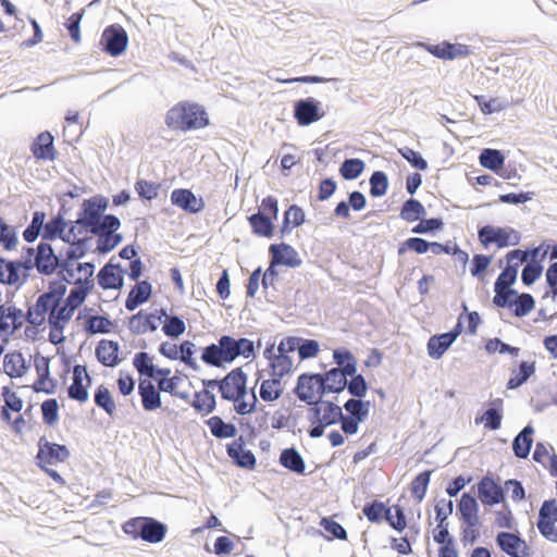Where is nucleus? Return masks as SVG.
<instances>
[{"label": "nucleus", "instance_id": "f257e3e1", "mask_svg": "<svg viewBox=\"0 0 557 557\" xmlns=\"http://www.w3.org/2000/svg\"><path fill=\"white\" fill-rule=\"evenodd\" d=\"M164 123L171 131L187 133L209 126L210 117L202 104L182 100L166 111Z\"/></svg>", "mask_w": 557, "mask_h": 557}, {"label": "nucleus", "instance_id": "f03ea898", "mask_svg": "<svg viewBox=\"0 0 557 557\" xmlns=\"http://www.w3.org/2000/svg\"><path fill=\"white\" fill-rule=\"evenodd\" d=\"M109 205V198L101 194L83 199L78 210L79 223L86 227L89 235L99 234L117 218L115 214L106 213Z\"/></svg>", "mask_w": 557, "mask_h": 557}, {"label": "nucleus", "instance_id": "7ed1b4c3", "mask_svg": "<svg viewBox=\"0 0 557 557\" xmlns=\"http://www.w3.org/2000/svg\"><path fill=\"white\" fill-rule=\"evenodd\" d=\"M123 532L135 541L161 543L169 531L168 524L147 516L132 517L122 524Z\"/></svg>", "mask_w": 557, "mask_h": 557}, {"label": "nucleus", "instance_id": "20e7f679", "mask_svg": "<svg viewBox=\"0 0 557 557\" xmlns=\"http://www.w3.org/2000/svg\"><path fill=\"white\" fill-rule=\"evenodd\" d=\"M478 239L484 249L495 245L498 249L520 244L521 234L511 226L484 224L478 226Z\"/></svg>", "mask_w": 557, "mask_h": 557}, {"label": "nucleus", "instance_id": "39448f33", "mask_svg": "<svg viewBox=\"0 0 557 557\" xmlns=\"http://www.w3.org/2000/svg\"><path fill=\"white\" fill-rule=\"evenodd\" d=\"M295 396L306 404L304 396L310 395L313 401L324 399L329 394H336L335 389L324 381L323 375L319 372H304L297 377L296 385L293 389Z\"/></svg>", "mask_w": 557, "mask_h": 557}, {"label": "nucleus", "instance_id": "423d86ee", "mask_svg": "<svg viewBox=\"0 0 557 557\" xmlns=\"http://www.w3.org/2000/svg\"><path fill=\"white\" fill-rule=\"evenodd\" d=\"M484 507H493L506 500V488L500 484V478H494L488 472L483 475L470 490Z\"/></svg>", "mask_w": 557, "mask_h": 557}, {"label": "nucleus", "instance_id": "0eeeda50", "mask_svg": "<svg viewBox=\"0 0 557 557\" xmlns=\"http://www.w3.org/2000/svg\"><path fill=\"white\" fill-rule=\"evenodd\" d=\"M128 42L129 38L125 28L114 23L102 30L99 46L106 54L117 58L126 52Z\"/></svg>", "mask_w": 557, "mask_h": 557}, {"label": "nucleus", "instance_id": "6e6552de", "mask_svg": "<svg viewBox=\"0 0 557 557\" xmlns=\"http://www.w3.org/2000/svg\"><path fill=\"white\" fill-rule=\"evenodd\" d=\"M88 295V289L79 292L70 289L69 295L62 300L63 306L59 310L52 311L49 315V324L55 325V329H60V326L65 327L75 311L83 306Z\"/></svg>", "mask_w": 557, "mask_h": 557}, {"label": "nucleus", "instance_id": "1a4fd4ad", "mask_svg": "<svg viewBox=\"0 0 557 557\" xmlns=\"http://www.w3.org/2000/svg\"><path fill=\"white\" fill-rule=\"evenodd\" d=\"M325 116L322 102L313 97L300 98L293 102V117L298 126H310Z\"/></svg>", "mask_w": 557, "mask_h": 557}, {"label": "nucleus", "instance_id": "9d476101", "mask_svg": "<svg viewBox=\"0 0 557 557\" xmlns=\"http://www.w3.org/2000/svg\"><path fill=\"white\" fill-rule=\"evenodd\" d=\"M417 47L422 48L433 57L444 61H453L473 53L470 46L459 42H450L449 40H443L438 44L419 41Z\"/></svg>", "mask_w": 557, "mask_h": 557}, {"label": "nucleus", "instance_id": "9b49d317", "mask_svg": "<svg viewBox=\"0 0 557 557\" xmlns=\"http://www.w3.org/2000/svg\"><path fill=\"white\" fill-rule=\"evenodd\" d=\"M37 454L35 465L53 466L65 462L70 456V449L64 444L50 442L46 436H41L37 443Z\"/></svg>", "mask_w": 557, "mask_h": 557}, {"label": "nucleus", "instance_id": "f8f14e48", "mask_svg": "<svg viewBox=\"0 0 557 557\" xmlns=\"http://www.w3.org/2000/svg\"><path fill=\"white\" fill-rule=\"evenodd\" d=\"M222 343L224 344L227 364L233 363L238 357L255 358L261 345V341L257 346L253 341L247 337L236 338L232 335H222Z\"/></svg>", "mask_w": 557, "mask_h": 557}, {"label": "nucleus", "instance_id": "ddd939ff", "mask_svg": "<svg viewBox=\"0 0 557 557\" xmlns=\"http://www.w3.org/2000/svg\"><path fill=\"white\" fill-rule=\"evenodd\" d=\"M154 356L146 351L136 352L133 357V367L136 369L139 377L147 379L154 384L166 379L168 373H171L170 368H161L153 363Z\"/></svg>", "mask_w": 557, "mask_h": 557}, {"label": "nucleus", "instance_id": "4468645a", "mask_svg": "<svg viewBox=\"0 0 557 557\" xmlns=\"http://www.w3.org/2000/svg\"><path fill=\"white\" fill-rule=\"evenodd\" d=\"M498 548L510 557H528L530 547L519 531H499L495 537Z\"/></svg>", "mask_w": 557, "mask_h": 557}, {"label": "nucleus", "instance_id": "2eb2a0df", "mask_svg": "<svg viewBox=\"0 0 557 557\" xmlns=\"http://www.w3.org/2000/svg\"><path fill=\"white\" fill-rule=\"evenodd\" d=\"M37 272L40 275L50 276L59 270V262L63 256L62 250L55 253L52 245L48 242H39L36 246Z\"/></svg>", "mask_w": 557, "mask_h": 557}, {"label": "nucleus", "instance_id": "dca6fc26", "mask_svg": "<svg viewBox=\"0 0 557 557\" xmlns=\"http://www.w3.org/2000/svg\"><path fill=\"white\" fill-rule=\"evenodd\" d=\"M456 508V515L462 524H467L469 527L481 525L479 517V499L472 492H463L457 502Z\"/></svg>", "mask_w": 557, "mask_h": 557}, {"label": "nucleus", "instance_id": "f3484780", "mask_svg": "<svg viewBox=\"0 0 557 557\" xmlns=\"http://www.w3.org/2000/svg\"><path fill=\"white\" fill-rule=\"evenodd\" d=\"M137 393L145 411L151 412L162 408V393H164V389L160 384H154L147 379H138Z\"/></svg>", "mask_w": 557, "mask_h": 557}, {"label": "nucleus", "instance_id": "a211bd4d", "mask_svg": "<svg viewBox=\"0 0 557 557\" xmlns=\"http://www.w3.org/2000/svg\"><path fill=\"white\" fill-rule=\"evenodd\" d=\"M121 224V220L117 216L113 223L104 226L103 231H100L99 234H92V236H97L96 251L99 255H108L123 242V234L117 232Z\"/></svg>", "mask_w": 557, "mask_h": 557}, {"label": "nucleus", "instance_id": "6ab92c4d", "mask_svg": "<svg viewBox=\"0 0 557 557\" xmlns=\"http://www.w3.org/2000/svg\"><path fill=\"white\" fill-rule=\"evenodd\" d=\"M269 260L276 267L283 265L295 269L301 265L302 260L297 250L287 243H273L269 246Z\"/></svg>", "mask_w": 557, "mask_h": 557}, {"label": "nucleus", "instance_id": "aec40b11", "mask_svg": "<svg viewBox=\"0 0 557 557\" xmlns=\"http://www.w3.org/2000/svg\"><path fill=\"white\" fill-rule=\"evenodd\" d=\"M170 199L173 206L188 214H198L206 207L203 198L201 196L197 197L189 188L173 189Z\"/></svg>", "mask_w": 557, "mask_h": 557}, {"label": "nucleus", "instance_id": "412c9836", "mask_svg": "<svg viewBox=\"0 0 557 557\" xmlns=\"http://www.w3.org/2000/svg\"><path fill=\"white\" fill-rule=\"evenodd\" d=\"M125 273L126 269H124L121 263H113L112 260H110L99 270L97 274V283L104 290H120L124 286Z\"/></svg>", "mask_w": 557, "mask_h": 557}, {"label": "nucleus", "instance_id": "4be33fe9", "mask_svg": "<svg viewBox=\"0 0 557 557\" xmlns=\"http://www.w3.org/2000/svg\"><path fill=\"white\" fill-rule=\"evenodd\" d=\"M248 375L242 367L232 369L221 379L220 396L223 400L230 401L227 395H239L247 388Z\"/></svg>", "mask_w": 557, "mask_h": 557}, {"label": "nucleus", "instance_id": "5701e85b", "mask_svg": "<svg viewBox=\"0 0 557 557\" xmlns=\"http://www.w3.org/2000/svg\"><path fill=\"white\" fill-rule=\"evenodd\" d=\"M308 408L318 409L320 420H322L329 426L335 425L344 419L343 407L338 406L333 400L320 399L317 401L312 400L311 394L304 396Z\"/></svg>", "mask_w": 557, "mask_h": 557}, {"label": "nucleus", "instance_id": "b1692460", "mask_svg": "<svg viewBox=\"0 0 557 557\" xmlns=\"http://www.w3.org/2000/svg\"><path fill=\"white\" fill-rule=\"evenodd\" d=\"M29 149L37 160L53 161L58 158L54 137L49 131L39 133L30 144Z\"/></svg>", "mask_w": 557, "mask_h": 557}, {"label": "nucleus", "instance_id": "393cba45", "mask_svg": "<svg viewBox=\"0 0 557 557\" xmlns=\"http://www.w3.org/2000/svg\"><path fill=\"white\" fill-rule=\"evenodd\" d=\"M120 344L112 339H101L95 348V356L99 363L108 368H115L122 362L119 357Z\"/></svg>", "mask_w": 557, "mask_h": 557}, {"label": "nucleus", "instance_id": "a878e982", "mask_svg": "<svg viewBox=\"0 0 557 557\" xmlns=\"http://www.w3.org/2000/svg\"><path fill=\"white\" fill-rule=\"evenodd\" d=\"M246 219L252 235L267 239H272L276 235V221L270 216H267L261 212H253L250 215H247Z\"/></svg>", "mask_w": 557, "mask_h": 557}, {"label": "nucleus", "instance_id": "bb28decb", "mask_svg": "<svg viewBox=\"0 0 557 557\" xmlns=\"http://www.w3.org/2000/svg\"><path fill=\"white\" fill-rule=\"evenodd\" d=\"M152 293L153 287L148 278L138 281L137 284L131 288L125 299V308L128 311H135L138 307L149 301Z\"/></svg>", "mask_w": 557, "mask_h": 557}, {"label": "nucleus", "instance_id": "cd10ccee", "mask_svg": "<svg viewBox=\"0 0 557 557\" xmlns=\"http://www.w3.org/2000/svg\"><path fill=\"white\" fill-rule=\"evenodd\" d=\"M30 366L20 350L9 351L3 357V372L11 379L24 376Z\"/></svg>", "mask_w": 557, "mask_h": 557}, {"label": "nucleus", "instance_id": "c85d7f7f", "mask_svg": "<svg viewBox=\"0 0 557 557\" xmlns=\"http://www.w3.org/2000/svg\"><path fill=\"white\" fill-rule=\"evenodd\" d=\"M278 463L297 475L306 474V461L295 446L286 447L281 450Z\"/></svg>", "mask_w": 557, "mask_h": 557}, {"label": "nucleus", "instance_id": "c756f323", "mask_svg": "<svg viewBox=\"0 0 557 557\" xmlns=\"http://www.w3.org/2000/svg\"><path fill=\"white\" fill-rule=\"evenodd\" d=\"M536 362L521 360L517 367L511 370V374L506 383L507 389H517L528 382L535 374Z\"/></svg>", "mask_w": 557, "mask_h": 557}, {"label": "nucleus", "instance_id": "7c9ffc66", "mask_svg": "<svg viewBox=\"0 0 557 557\" xmlns=\"http://www.w3.org/2000/svg\"><path fill=\"white\" fill-rule=\"evenodd\" d=\"M534 428L528 423L512 440L513 455L519 459H527L534 442Z\"/></svg>", "mask_w": 557, "mask_h": 557}, {"label": "nucleus", "instance_id": "2f4dec72", "mask_svg": "<svg viewBox=\"0 0 557 557\" xmlns=\"http://www.w3.org/2000/svg\"><path fill=\"white\" fill-rule=\"evenodd\" d=\"M200 359L209 367L225 369L227 364L224 351V344L222 343V335L219 337L218 343H211L201 348Z\"/></svg>", "mask_w": 557, "mask_h": 557}, {"label": "nucleus", "instance_id": "473e14b6", "mask_svg": "<svg viewBox=\"0 0 557 557\" xmlns=\"http://www.w3.org/2000/svg\"><path fill=\"white\" fill-rule=\"evenodd\" d=\"M504 400L502 398H493L485 404L483 419L485 420V429L490 431L499 430L504 418Z\"/></svg>", "mask_w": 557, "mask_h": 557}, {"label": "nucleus", "instance_id": "72a5a7b5", "mask_svg": "<svg viewBox=\"0 0 557 557\" xmlns=\"http://www.w3.org/2000/svg\"><path fill=\"white\" fill-rule=\"evenodd\" d=\"M507 154L504 150L495 148H483L479 154V164L494 173H497L504 165Z\"/></svg>", "mask_w": 557, "mask_h": 557}, {"label": "nucleus", "instance_id": "f704fd0d", "mask_svg": "<svg viewBox=\"0 0 557 557\" xmlns=\"http://www.w3.org/2000/svg\"><path fill=\"white\" fill-rule=\"evenodd\" d=\"M454 511V502L450 498H441L434 505L436 528L432 533L449 532L448 517Z\"/></svg>", "mask_w": 557, "mask_h": 557}, {"label": "nucleus", "instance_id": "c9c22d12", "mask_svg": "<svg viewBox=\"0 0 557 557\" xmlns=\"http://www.w3.org/2000/svg\"><path fill=\"white\" fill-rule=\"evenodd\" d=\"M117 326L116 321H112L108 313L104 314H96L91 317L90 320H87L83 324V330L88 335L95 334H109L115 331Z\"/></svg>", "mask_w": 557, "mask_h": 557}, {"label": "nucleus", "instance_id": "e433bc0d", "mask_svg": "<svg viewBox=\"0 0 557 557\" xmlns=\"http://www.w3.org/2000/svg\"><path fill=\"white\" fill-rule=\"evenodd\" d=\"M211 435L218 440L234 438L238 430L232 422H225L220 416H212L205 421Z\"/></svg>", "mask_w": 557, "mask_h": 557}, {"label": "nucleus", "instance_id": "4c0bfd02", "mask_svg": "<svg viewBox=\"0 0 557 557\" xmlns=\"http://www.w3.org/2000/svg\"><path fill=\"white\" fill-rule=\"evenodd\" d=\"M498 301H500V299H498ZM502 305H504L506 309H510L512 315L516 318H523L534 310L535 299L531 294L522 293L515 302L508 299H502Z\"/></svg>", "mask_w": 557, "mask_h": 557}, {"label": "nucleus", "instance_id": "58836bf2", "mask_svg": "<svg viewBox=\"0 0 557 557\" xmlns=\"http://www.w3.org/2000/svg\"><path fill=\"white\" fill-rule=\"evenodd\" d=\"M334 368L345 372L348 375H354L358 370V361L354 354L346 347H337L333 350Z\"/></svg>", "mask_w": 557, "mask_h": 557}, {"label": "nucleus", "instance_id": "ea45409f", "mask_svg": "<svg viewBox=\"0 0 557 557\" xmlns=\"http://www.w3.org/2000/svg\"><path fill=\"white\" fill-rule=\"evenodd\" d=\"M190 406L197 413H200L201 416H208L212 413L216 408V397L209 389L195 392Z\"/></svg>", "mask_w": 557, "mask_h": 557}, {"label": "nucleus", "instance_id": "a19ab883", "mask_svg": "<svg viewBox=\"0 0 557 557\" xmlns=\"http://www.w3.org/2000/svg\"><path fill=\"white\" fill-rule=\"evenodd\" d=\"M424 216H426V210L419 199L410 197L401 203L399 212V218L401 220L408 223H413Z\"/></svg>", "mask_w": 557, "mask_h": 557}, {"label": "nucleus", "instance_id": "79ce46f5", "mask_svg": "<svg viewBox=\"0 0 557 557\" xmlns=\"http://www.w3.org/2000/svg\"><path fill=\"white\" fill-rule=\"evenodd\" d=\"M389 509L385 503L374 499L367 502L362 507V513L371 523H382L383 521L387 522V518L389 516Z\"/></svg>", "mask_w": 557, "mask_h": 557}, {"label": "nucleus", "instance_id": "37998d69", "mask_svg": "<svg viewBox=\"0 0 557 557\" xmlns=\"http://www.w3.org/2000/svg\"><path fill=\"white\" fill-rule=\"evenodd\" d=\"M453 342L444 333H437L428 339L426 351L431 359L438 360L453 346Z\"/></svg>", "mask_w": 557, "mask_h": 557}, {"label": "nucleus", "instance_id": "c03bdc74", "mask_svg": "<svg viewBox=\"0 0 557 557\" xmlns=\"http://www.w3.org/2000/svg\"><path fill=\"white\" fill-rule=\"evenodd\" d=\"M371 403L366 399L349 398L345 401L343 409L346 411L345 417H351L361 422L366 421L370 413Z\"/></svg>", "mask_w": 557, "mask_h": 557}, {"label": "nucleus", "instance_id": "a18cd8bd", "mask_svg": "<svg viewBox=\"0 0 557 557\" xmlns=\"http://www.w3.org/2000/svg\"><path fill=\"white\" fill-rule=\"evenodd\" d=\"M94 401L95 405L102 409L109 417H114L116 404L111 391L104 384H100L96 387L94 392Z\"/></svg>", "mask_w": 557, "mask_h": 557}, {"label": "nucleus", "instance_id": "49530a36", "mask_svg": "<svg viewBox=\"0 0 557 557\" xmlns=\"http://www.w3.org/2000/svg\"><path fill=\"white\" fill-rule=\"evenodd\" d=\"M473 99L484 115L500 112L506 110L509 106V101L507 99L499 97L487 98L484 95H475L473 96Z\"/></svg>", "mask_w": 557, "mask_h": 557}, {"label": "nucleus", "instance_id": "de8ad7c7", "mask_svg": "<svg viewBox=\"0 0 557 557\" xmlns=\"http://www.w3.org/2000/svg\"><path fill=\"white\" fill-rule=\"evenodd\" d=\"M134 189L138 195V198L146 203L151 202L159 197L161 184L145 178H137L134 184Z\"/></svg>", "mask_w": 557, "mask_h": 557}, {"label": "nucleus", "instance_id": "09e8293b", "mask_svg": "<svg viewBox=\"0 0 557 557\" xmlns=\"http://www.w3.org/2000/svg\"><path fill=\"white\" fill-rule=\"evenodd\" d=\"M433 540L438 546V557H459L456 539L450 532L432 533Z\"/></svg>", "mask_w": 557, "mask_h": 557}, {"label": "nucleus", "instance_id": "8fccbe9b", "mask_svg": "<svg viewBox=\"0 0 557 557\" xmlns=\"http://www.w3.org/2000/svg\"><path fill=\"white\" fill-rule=\"evenodd\" d=\"M433 472L434 470L432 469L423 470L412 479L410 483V492L418 503H421L424 499Z\"/></svg>", "mask_w": 557, "mask_h": 557}, {"label": "nucleus", "instance_id": "3c124183", "mask_svg": "<svg viewBox=\"0 0 557 557\" xmlns=\"http://www.w3.org/2000/svg\"><path fill=\"white\" fill-rule=\"evenodd\" d=\"M408 251L416 252L418 255L426 253L432 251V242L426 240L422 237H409L404 242L399 243L397 247V253L404 256Z\"/></svg>", "mask_w": 557, "mask_h": 557}, {"label": "nucleus", "instance_id": "603ef678", "mask_svg": "<svg viewBox=\"0 0 557 557\" xmlns=\"http://www.w3.org/2000/svg\"><path fill=\"white\" fill-rule=\"evenodd\" d=\"M366 162L359 158H346L339 165V175L345 181L357 180L364 171Z\"/></svg>", "mask_w": 557, "mask_h": 557}, {"label": "nucleus", "instance_id": "864d4df0", "mask_svg": "<svg viewBox=\"0 0 557 557\" xmlns=\"http://www.w3.org/2000/svg\"><path fill=\"white\" fill-rule=\"evenodd\" d=\"M370 388L369 383L367 382L363 374L358 373V370L354 375H348L347 386H345V391L351 396L350 398L363 399L367 396V393Z\"/></svg>", "mask_w": 557, "mask_h": 557}, {"label": "nucleus", "instance_id": "5fc2aeb1", "mask_svg": "<svg viewBox=\"0 0 557 557\" xmlns=\"http://www.w3.org/2000/svg\"><path fill=\"white\" fill-rule=\"evenodd\" d=\"M411 228V233L420 235H435L443 231L445 223L441 216L422 218Z\"/></svg>", "mask_w": 557, "mask_h": 557}, {"label": "nucleus", "instance_id": "6e6d98bb", "mask_svg": "<svg viewBox=\"0 0 557 557\" xmlns=\"http://www.w3.org/2000/svg\"><path fill=\"white\" fill-rule=\"evenodd\" d=\"M66 228V219L61 218V214H53L48 221H46L42 227V240L41 242H53L59 238L62 234V230Z\"/></svg>", "mask_w": 557, "mask_h": 557}, {"label": "nucleus", "instance_id": "4d7b16f0", "mask_svg": "<svg viewBox=\"0 0 557 557\" xmlns=\"http://www.w3.org/2000/svg\"><path fill=\"white\" fill-rule=\"evenodd\" d=\"M89 237L78 236L69 247L62 249L63 256L71 261H79L89 251Z\"/></svg>", "mask_w": 557, "mask_h": 557}, {"label": "nucleus", "instance_id": "13d9d810", "mask_svg": "<svg viewBox=\"0 0 557 557\" xmlns=\"http://www.w3.org/2000/svg\"><path fill=\"white\" fill-rule=\"evenodd\" d=\"M369 194L371 197H383L387 193L389 186L387 174L381 170L373 171L369 178Z\"/></svg>", "mask_w": 557, "mask_h": 557}, {"label": "nucleus", "instance_id": "bf43d9fd", "mask_svg": "<svg viewBox=\"0 0 557 557\" xmlns=\"http://www.w3.org/2000/svg\"><path fill=\"white\" fill-rule=\"evenodd\" d=\"M185 330L186 325L183 317L174 313L166 317L161 327L163 334L171 339H177L184 334Z\"/></svg>", "mask_w": 557, "mask_h": 557}, {"label": "nucleus", "instance_id": "052dcab7", "mask_svg": "<svg viewBox=\"0 0 557 557\" xmlns=\"http://www.w3.org/2000/svg\"><path fill=\"white\" fill-rule=\"evenodd\" d=\"M17 244V227L8 224L0 218V246L7 251H11L16 248Z\"/></svg>", "mask_w": 557, "mask_h": 557}, {"label": "nucleus", "instance_id": "680f3d73", "mask_svg": "<svg viewBox=\"0 0 557 557\" xmlns=\"http://www.w3.org/2000/svg\"><path fill=\"white\" fill-rule=\"evenodd\" d=\"M484 349L488 355L498 352L499 355H510L511 357H518L520 352L519 347L512 346L499 337L488 338L484 344Z\"/></svg>", "mask_w": 557, "mask_h": 557}, {"label": "nucleus", "instance_id": "e2e57ef3", "mask_svg": "<svg viewBox=\"0 0 557 557\" xmlns=\"http://www.w3.org/2000/svg\"><path fill=\"white\" fill-rule=\"evenodd\" d=\"M28 277L29 274L23 272V270L17 265L15 260L8 259L3 283L4 285H15L17 287H21L27 282Z\"/></svg>", "mask_w": 557, "mask_h": 557}, {"label": "nucleus", "instance_id": "0e129e2a", "mask_svg": "<svg viewBox=\"0 0 557 557\" xmlns=\"http://www.w3.org/2000/svg\"><path fill=\"white\" fill-rule=\"evenodd\" d=\"M319 525L330 534V536H324L327 541L332 540H347V531L346 529L337 522L333 517H322L320 519Z\"/></svg>", "mask_w": 557, "mask_h": 557}, {"label": "nucleus", "instance_id": "69168bd1", "mask_svg": "<svg viewBox=\"0 0 557 557\" xmlns=\"http://www.w3.org/2000/svg\"><path fill=\"white\" fill-rule=\"evenodd\" d=\"M66 284H72V280L64 274H58L57 278L49 282L48 289L45 293L61 305L67 290Z\"/></svg>", "mask_w": 557, "mask_h": 557}, {"label": "nucleus", "instance_id": "338daca9", "mask_svg": "<svg viewBox=\"0 0 557 557\" xmlns=\"http://www.w3.org/2000/svg\"><path fill=\"white\" fill-rule=\"evenodd\" d=\"M319 373L323 375L324 381L332 385L337 395L345 391V386H347L348 374L334 367L325 369L323 372Z\"/></svg>", "mask_w": 557, "mask_h": 557}, {"label": "nucleus", "instance_id": "774afa93", "mask_svg": "<svg viewBox=\"0 0 557 557\" xmlns=\"http://www.w3.org/2000/svg\"><path fill=\"white\" fill-rule=\"evenodd\" d=\"M227 456L237 468L253 471L257 467V458L250 449L230 453Z\"/></svg>", "mask_w": 557, "mask_h": 557}]
</instances>
